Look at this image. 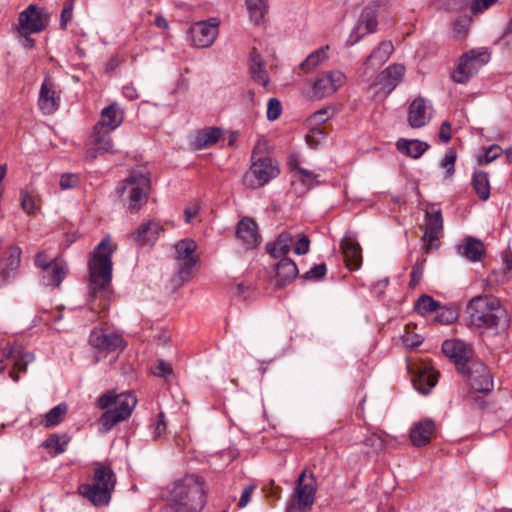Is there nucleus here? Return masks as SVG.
<instances>
[{
  "mask_svg": "<svg viewBox=\"0 0 512 512\" xmlns=\"http://www.w3.org/2000/svg\"><path fill=\"white\" fill-rule=\"evenodd\" d=\"M469 323L477 328L493 329L498 327L505 311L500 301L492 295L473 297L467 305Z\"/></svg>",
  "mask_w": 512,
  "mask_h": 512,
  "instance_id": "20e7f679",
  "label": "nucleus"
},
{
  "mask_svg": "<svg viewBox=\"0 0 512 512\" xmlns=\"http://www.w3.org/2000/svg\"><path fill=\"white\" fill-rule=\"evenodd\" d=\"M255 489H256V484H253V483L247 485L243 489L241 497H240V500L238 502V507L240 509H242V508H244V507H246L248 505V503L251 500L252 493L254 492Z\"/></svg>",
  "mask_w": 512,
  "mask_h": 512,
  "instance_id": "69168bd1",
  "label": "nucleus"
},
{
  "mask_svg": "<svg viewBox=\"0 0 512 512\" xmlns=\"http://www.w3.org/2000/svg\"><path fill=\"white\" fill-rule=\"evenodd\" d=\"M326 265L324 263L317 264L308 270L302 277L307 280H319L326 274Z\"/></svg>",
  "mask_w": 512,
  "mask_h": 512,
  "instance_id": "13d9d810",
  "label": "nucleus"
},
{
  "mask_svg": "<svg viewBox=\"0 0 512 512\" xmlns=\"http://www.w3.org/2000/svg\"><path fill=\"white\" fill-rule=\"evenodd\" d=\"M111 132L107 128H98L97 125H94L90 136L89 148L86 151L88 159L94 160L99 155L115 153Z\"/></svg>",
  "mask_w": 512,
  "mask_h": 512,
  "instance_id": "dca6fc26",
  "label": "nucleus"
},
{
  "mask_svg": "<svg viewBox=\"0 0 512 512\" xmlns=\"http://www.w3.org/2000/svg\"><path fill=\"white\" fill-rule=\"evenodd\" d=\"M173 372L172 366L170 363L160 359L157 361V365L153 370L154 375L162 378H166L171 375Z\"/></svg>",
  "mask_w": 512,
  "mask_h": 512,
  "instance_id": "680f3d73",
  "label": "nucleus"
},
{
  "mask_svg": "<svg viewBox=\"0 0 512 512\" xmlns=\"http://www.w3.org/2000/svg\"><path fill=\"white\" fill-rule=\"evenodd\" d=\"M405 73V67L401 64H393L387 67L380 74V90L385 94H390L395 87L402 81Z\"/></svg>",
  "mask_w": 512,
  "mask_h": 512,
  "instance_id": "a878e982",
  "label": "nucleus"
},
{
  "mask_svg": "<svg viewBox=\"0 0 512 512\" xmlns=\"http://www.w3.org/2000/svg\"><path fill=\"white\" fill-rule=\"evenodd\" d=\"M316 479L304 470L298 476L294 493L286 507V512H307L315 501Z\"/></svg>",
  "mask_w": 512,
  "mask_h": 512,
  "instance_id": "0eeeda50",
  "label": "nucleus"
},
{
  "mask_svg": "<svg viewBox=\"0 0 512 512\" xmlns=\"http://www.w3.org/2000/svg\"><path fill=\"white\" fill-rule=\"evenodd\" d=\"M415 308L420 314L427 315L429 313L438 311L440 308V303L428 295H422L417 300Z\"/></svg>",
  "mask_w": 512,
  "mask_h": 512,
  "instance_id": "a18cd8bd",
  "label": "nucleus"
},
{
  "mask_svg": "<svg viewBox=\"0 0 512 512\" xmlns=\"http://www.w3.org/2000/svg\"><path fill=\"white\" fill-rule=\"evenodd\" d=\"M168 489L169 502L189 511L200 512L207 503L209 486L198 474H186Z\"/></svg>",
  "mask_w": 512,
  "mask_h": 512,
  "instance_id": "f257e3e1",
  "label": "nucleus"
},
{
  "mask_svg": "<svg viewBox=\"0 0 512 512\" xmlns=\"http://www.w3.org/2000/svg\"><path fill=\"white\" fill-rule=\"evenodd\" d=\"M219 25L220 20L215 17L194 23L190 28L193 46L197 48L210 47L219 33Z\"/></svg>",
  "mask_w": 512,
  "mask_h": 512,
  "instance_id": "ddd939ff",
  "label": "nucleus"
},
{
  "mask_svg": "<svg viewBox=\"0 0 512 512\" xmlns=\"http://www.w3.org/2000/svg\"><path fill=\"white\" fill-rule=\"evenodd\" d=\"M435 431V424L432 420L426 419L414 423L410 429V440L416 447L427 445Z\"/></svg>",
  "mask_w": 512,
  "mask_h": 512,
  "instance_id": "bb28decb",
  "label": "nucleus"
},
{
  "mask_svg": "<svg viewBox=\"0 0 512 512\" xmlns=\"http://www.w3.org/2000/svg\"><path fill=\"white\" fill-rule=\"evenodd\" d=\"M67 413V406L65 403L58 404L45 414L44 426L53 427L58 425Z\"/></svg>",
  "mask_w": 512,
  "mask_h": 512,
  "instance_id": "c03bdc74",
  "label": "nucleus"
},
{
  "mask_svg": "<svg viewBox=\"0 0 512 512\" xmlns=\"http://www.w3.org/2000/svg\"><path fill=\"white\" fill-rule=\"evenodd\" d=\"M293 241L294 236L292 233L283 231L274 242L266 244V250L273 258L282 259L290 252Z\"/></svg>",
  "mask_w": 512,
  "mask_h": 512,
  "instance_id": "7c9ffc66",
  "label": "nucleus"
},
{
  "mask_svg": "<svg viewBox=\"0 0 512 512\" xmlns=\"http://www.w3.org/2000/svg\"><path fill=\"white\" fill-rule=\"evenodd\" d=\"M59 258L50 257L45 251H40L36 254L34 258V264L37 268L44 271L47 267L50 266L53 262H56Z\"/></svg>",
  "mask_w": 512,
  "mask_h": 512,
  "instance_id": "5fc2aeb1",
  "label": "nucleus"
},
{
  "mask_svg": "<svg viewBox=\"0 0 512 512\" xmlns=\"http://www.w3.org/2000/svg\"><path fill=\"white\" fill-rule=\"evenodd\" d=\"M75 0H66L63 4V9L60 15V28L66 29L68 23L73 18V9H74Z\"/></svg>",
  "mask_w": 512,
  "mask_h": 512,
  "instance_id": "de8ad7c7",
  "label": "nucleus"
},
{
  "mask_svg": "<svg viewBox=\"0 0 512 512\" xmlns=\"http://www.w3.org/2000/svg\"><path fill=\"white\" fill-rule=\"evenodd\" d=\"M250 72L252 78L266 87L269 83L268 74L260 55L254 50L250 55Z\"/></svg>",
  "mask_w": 512,
  "mask_h": 512,
  "instance_id": "58836bf2",
  "label": "nucleus"
},
{
  "mask_svg": "<svg viewBox=\"0 0 512 512\" xmlns=\"http://www.w3.org/2000/svg\"><path fill=\"white\" fill-rule=\"evenodd\" d=\"M293 177L299 179L305 186L311 187L316 183L318 175L302 168L297 174H294Z\"/></svg>",
  "mask_w": 512,
  "mask_h": 512,
  "instance_id": "6e6d98bb",
  "label": "nucleus"
},
{
  "mask_svg": "<svg viewBox=\"0 0 512 512\" xmlns=\"http://www.w3.org/2000/svg\"><path fill=\"white\" fill-rule=\"evenodd\" d=\"M491 54L487 48L472 49L464 53L451 74L455 83L465 84L490 61Z\"/></svg>",
  "mask_w": 512,
  "mask_h": 512,
  "instance_id": "6e6552de",
  "label": "nucleus"
},
{
  "mask_svg": "<svg viewBox=\"0 0 512 512\" xmlns=\"http://www.w3.org/2000/svg\"><path fill=\"white\" fill-rule=\"evenodd\" d=\"M363 443L365 446L370 447L374 452H380L385 448V442L383 438L376 433H371L368 435L364 439Z\"/></svg>",
  "mask_w": 512,
  "mask_h": 512,
  "instance_id": "8fccbe9b",
  "label": "nucleus"
},
{
  "mask_svg": "<svg viewBox=\"0 0 512 512\" xmlns=\"http://www.w3.org/2000/svg\"><path fill=\"white\" fill-rule=\"evenodd\" d=\"M472 185L480 199L485 201L490 197L488 173L483 171L475 172L472 177Z\"/></svg>",
  "mask_w": 512,
  "mask_h": 512,
  "instance_id": "ea45409f",
  "label": "nucleus"
},
{
  "mask_svg": "<svg viewBox=\"0 0 512 512\" xmlns=\"http://www.w3.org/2000/svg\"><path fill=\"white\" fill-rule=\"evenodd\" d=\"M113 246L105 237L93 250L88 262L90 291L89 298H96L109 287L112 280Z\"/></svg>",
  "mask_w": 512,
  "mask_h": 512,
  "instance_id": "f03ea898",
  "label": "nucleus"
},
{
  "mask_svg": "<svg viewBox=\"0 0 512 512\" xmlns=\"http://www.w3.org/2000/svg\"><path fill=\"white\" fill-rule=\"evenodd\" d=\"M512 273V256L505 255L503 257V268L501 271H493L488 280L492 284H501L507 282Z\"/></svg>",
  "mask_w": 512,
  "mask_h": 512,
  "instance_id": "a19ab883",
  "label": "nucleus"
},
{
  "mask_svg": "<svg viewBox=\"0 0 512 512\" xmlns=\"http://www.w3.org/2000/svg\"><path fill=\"white\" fill-rule=\"evenodd\" d=\"M466 377L474 392L488 394L494 388L491 372L482 362L473 359L459 372Z\"/></svg>",
  "mask_w": 512,
  "mask_h": 512,
  "instance_id": "9b49d317",
  "label": "nucleus"
},
{
  "mask_svg": "<svg viewBox=\"0 0 512 512\" xmlns=\"http://www.w3.org/2000/svg\"><path fill=\"white\" fill-rule=\"evenodd\" d=\"M377 24V9L370 6L365 7L361 12L356 26L347 39V44L353 46L365 35L375 32Z\"/></svg>",
  "mask_w": 512,
  "mask_h": 512,
  "instance_id": "f3484780",
  "label": "nucleus"
},
{
  "mask_svg": "<svg viewBox=\"0 0 512 512\" xmlns=\"http://www.w3.org/2000/svg\"><path fill=\"white\" fill-rule=\"evenodd\" d=\"M396 147L402 154L418 159L428 150L429 145L417 139L407 140L401 138L397 141Z\"/></svg>",
  "mask_w": 512,
  "mask_h": 512,
  "instance_id": "c9c22d12",
  "label": "nucleus"
},
{
  "mask_svg": "<svg viewBox=\"0 0 512 512\" xmlns=\"http://www.w3.org/2000/svg\"><path fill=\"white\" fill-rule=\"evenodd\" d=\"M89 343L94 348L105 352L123 350L125 347V341L121 335L102 328L92 330Z\"/></svg>",
  "mask_w": 512,
  "mask_h": 512,
  "instance_id": "a211bd4d",
  "label": "nucleus"
},
{
  "mask_svg": "<svg viewBox=\"0 0 512 512\" xmlns=\"http://www.w3.org/2000/svg\"><path fill=\"white\" fill-rule=\"evenodd\" d=\"M14 355V348L6 346L3 348L0 354V373H2L7 367V361H11V357Z\"/></svg>",
  "mask_w": 512,
  "mask_h": 512,
  "instance_id": "774afa93",
  "label": "nucleus"
},
{
  "mask_svg": "<svg viewBox=\"0 0 512 512\" xmlns=\"http://www.w3.org/2000/svg\"><path fill=\"white\" fill-rule=\"evenodd\" d=\"M310 240L308 236L301 235L295 243L294 252L297 255H305L309 252Z\"/></svg>",
  "mask_w": 512,
  "mask_h": 512,
  "instance_id": "e2e57ef3",
  "label": "nucleus"
},
{
  "mask_svg": "<svg viewBox=\"0 0 512 512\" xmlns=\"http://www.w3.org/2000/svg\"><path fill=\"white\" fill-rule=\"evenodd\" d=\"M329 47H322L311 54L301 63V68L305 71H312L319 64H321L324 60L327 59V51Z\"/></svg>",
  "mask_w": 512,
  "mask_h": 512,
  "instance_id": "37998d69",
  "label": "nucleus"
},
{
  "mask_svg": "<svg viewBox=\"0 0 512 512\" xmlns=\"http://www.w3.org/2000/svg\"><path fill=\"white\" fill-rule=\"evenodd\" d=\"M435 320L441 324H450L456 319V313L452 309L439 308Z\"/></svg>",
  "mask_w": 512,
  "mask_h": 512,
  "instance_id": "4d7b16f0",
  "label": "nucleus"
},
{
  "mask_svg": "<svg viewBox=\"0 0 512 512\" xmlns=\"http://www.w3.org/2000/svg\"><path fill=\"white\" fill-rule=\"evenodd\" d=\"M459 252L462 256L471 262L480 261L485 254L483 243L475 238L469 237L465 239L460 246Z\"/></svg>",
  "mask_w": 512,
  "mask_h": 512,
  "instance_id": "e433bc0d",
  "label": "nucleus"
},
{
  "mask_svg": "<svg viewBox=\"0 0 512 512\" xmlns=\"http://www.w3.org/2000/svg\"><path fill=\"white\" fill-rule=\"evenodd\" d=\"M49 23V15L44 8L30 4L19 14V32L22 35L39 33Z\"/></svg>",
  "mask_w": 512,
  "mask_h": 512,
  "instance_id": "f8f14e48",
  "label": "nucleus"
},
{
  "mask_svg": "<svg viewBox=\"0 0 512 512\" xmlns=\"http://www.w3.org/2000/svg\"><path fill=\"white\" fill-rule=\"evenodd\" d=\"M34 360V355L30 352H24L20 348L14 349V355L11 357L13 362V370L9 372L10 378L14 382L19 381V376L16 372H25L28 364Z\"/></svg>",
  "mask_w": 512,
  "mask_h": 512,
  "instance_id": "4c0bfd02",
  "label": "nucleus"
},
{
  "mask_svg": "<svg viewBox=\"0 0 512 512\" xmlns=\"http://www.w3.org/2000/svg\"><path fill=\"white\" fill-rule=\"evenodd\" d=\"M443 233V219L440 210H427L425 215V232L422 238L426 253L439 246V237Z\"/></svg>",
  "mask_w": 512,
  "mask_h": 512,
  "instance_id": "4468645a",
  "label": "nucleus"
},
{
  "mask_svg": "<svg viewBox=\"0 0 512 512\" xmlns=\"http://www.w3.org/2000/svg\"><path fill=\"white\" fill-rule=\"evenodd\" d=\"M166 431V422L163 412L157 415L156 421L151 425V432L154 439L160 438Z\"/></svg>",
  "mask_w": 512,
  "mask_h": 512,
  "instance_id": "864d4df0",
  "label": "nucleus"
},
{
  "mask_svg": "<svg viewBox=\"0 0 512 512\" xmlns=\"http://www.w3.org/2000/svg\"><path fill=\"white\" fill-rule=\"evenodd\" d=\"M38 106L45 115H51L60 106V95L50 78H45L39 92Z\"/></svg>",
  "mask_w": 512,
  "mask_h": 512,
  "instance_id": "412c9836",
  "label": "nucleus"
},
{
  "mask_svg": "<svg viewBox=\"0 0 512 512\" xmlns=\"http://www.w3.org/2000/svg\"><path fill=\"white\" fill-rule=\"evenodd\" d=\"M438 381L437 372L432 367H424L419 370L416 378L413 379L414 387L426 395Z\"/></svg>",
  "mask_w": 512,
  "mask_h": 512,
  "instance_id": "f704fd0d",
  "label": "nucleus"
},
{
  "mask_svg": "<svg viewBox=\"0 0 512 512\" xmlns=\"http://www.w3.org/2000/svg\"><path fill=\"white\" fill-rule=\"evenodd\" d=\"M403 343L406 347L415 348L423 342V337L418 334L406 333L402 337Z\"/></svg>",
  "mask_w": 512,
  "mask_h": 512,
  "instance_id": "338daca9",
  "label": "nucleus"
},
{
  "mask_svg": "<svg viewBox=\"0 0 512 512\" xmlns=\"http://www.w3.org/2000/svg\"><path fill=\"white\" fill-rule=\"evenodd\" d=\"M345 75L339 70L322 74L314 83L313 91L318 98H325L335 93L345 82Z\"/></svg>",
  "mask_w": 512,
  "mask_h": 512,
  "instance_id": "6ab92c4d",
  "label": "nucleus"
},
{
  "mask_svg": "<svg viewBox=\"0 0 512 512\" xmlns=\"http://www.w3.org/2000/svg\"><path fill=\"white\" fill-rule=\"evenodd\" d=\"M21 255L22 249L16 244L10 245L7 248L0 259V285L6 284L15 276L21 264Z\"/></svg>",
  "mask_w": 512,
  "mask_h": 512,
  "instance_id": "aec40b11",
  "label": "nucleus"
},
{
  "mask_svg": "<svg viewBox=\"0 0 512 512\" xmlns=\"http://www.w3.org/2000/svg\"><path fill=\"white\" fill-rule=\"evenodd\" d=\"M222 136V130L218 127H206L196 132L192 146L197 150L206 149L216 144Z\"/></svg>",
  "mask_w": 512,
  "mask_h": 512,
  "instance_id": "2f4dec72",
  "label": "nucleus"
},
{
  "mask_svg": "<svg viewBox=\"0 0 512 512\" xmlns=\"http://www.w3.org/2000/svg\"><path fill=\"white\" fill-rule=\"evenodd\" d=\"M422 275H423V264L419 261H417L413 267H412V271H411V279H410V287H415L419 284L421 278H422Z\"/></svg>",
  "mask_w": 512,
  "mask_h": 512,
  "instance_id": "0e129e2a",
  "label": "nucleus"
},
{
  "mask_svg": "<svg viewBox=\"0 0 512 512\" xmlns=\"http://www.w3.org/2000/svg\"><path fill=\"white\" fill-rule=\"evenodd\" d=\"M80 182L79 176L73 173L63 174L60 178V187L63 190L76 187Z\"/></svg>",
  "mask_w": 512,
  "mask_h": 512,
  "instance_id": "052dcab7",
  "label": "nucleus"
},
{
  "mask_svg": "<svg viewBox=\"0 0 512 512\" xmlns=\"http://www.w3.org/2000/svg\"><path fill=\"white\" fill-rule=\"evenodd\" d=\"M394 51V46L391 41H382L377 48H375L365 61L366 69L371 66L378 68L382 66Z\"/></svg>",
  "mask_w": 512,
  "mask_h": 512,
  "instance_id": "72a5a7b5",
  "label": "nucleus"
},
{
  "mask_svg": "<svg viewBox=\"0 0 512 512\" xmlns=\"http://www.w3.org/2000/svg\"><path fill=\"white\" fill-rule=\"evenodd\" d=\"M124 120V112L117 103H111L104 107L99 121L95 124L98 128H107L110 131L117 129Z\"/></svg>",
  "mask_w": 512,
  "mask_h": 512,
  "instance_id": "393cba45",
  "label": "nucleus"
},
{
  "mask_svg": "<svg viewBox=\"0 0 512 512\" xmlns=\"http://www.w3.org/2000/svg\"><path fill=\"white\" fill-rule=\"evenodd\" d=\"M149 190V177L143 173H133L119 182L116 194L127 201L129 211L135 213L147 202Z\"/></svg>",
  "mask_w": 512,
  "mask_h": 512,
  "instance_id": "423d86ee",
  "label": "nucleus"
},
{
  "mask_svg": "<svg viewBox=\"0 0 512 512\" xmlns=\"http://www.w3.org/2000/svg\"><path fill=\"white\" fill-rule=\"evenodd\" d=\"M280 173L277 162L270 157H261L253 160L250 169L243 176V183L251 189L259 188Z\"/></svg>",
  "mask_w": 512,
  "mask_h": 512,
  "instance_id": "9d476101",
  "label": "nucleus"
},
{
  "mask_svg": "<svg viewBox=\"0 0 512 512\" xmlns=\"http://www.w3.org/2000/svg\"><path fill=\"white\" fill-rule=\"evenodd\" d=\"M20 205L27 214H32L36 209L35 197L27 190L21 189L19 193Z\"/></svg>",
  "mask_w": 512,
  "mask_h": 512,
  "instance_id": "49530a36",
  "label": "nucleus"
},
{
  "mask_svg": "<svg viewBox=\"0 0 512 512\" xmlns=\"http://www.w3.org/2000/svg\"><path fill=\"white\" fill-rule=\"evenodd\" d=\"M275 284L278 287H284L298 275V267L296 263L288 258H280L279 262L275 265Z\"/></svg>",
  "mask_w": 512,
  "mask_h": 512,
  "instance_id": "c85d7f7f",
  "label": "nucleus"
},
{
  "mask_svg": "<svg viewBox=\"0 0 512 512\" xmlns=\"http://www.w3.org/2000/svg\"><path fill=\"white\" fill-rule=\"evenodd\" d=\"M282 111L281 103L277 98H271L267 104L266 115L268 120L274 121L278 119Z\"/></svg>",
  "mask_w": 512,
  "mask_h": 512,
  "instance_id": "603ef678",
  "label": "nucleus"
},
{
  "mask_svg": "<svg viewBox=\"0 0 512 512\" xmlns=\"http://www.w3.org/2000/svg\"><path fill=\"white\" fill-rule=\"evenodd\" d=\"M162 230V226L158 222L149 220L138 227L133 238L138 244L146 245L154 242Z\"/></svg>",
  "mask_w": 512,
  "mask_h": 512,
  "instance_id": "473e14b6",
  "label": "nucleus"
},
{
  "mask_svg": "<svg viewBox=\"0 0 512 512\" xmlns=\"http://www.w3.org/2000/svg\"><path fill=\"white\" fill-rule=\"evenodd\" d=\"M68 273V265L62 260L58 259L56 262L50 264L44 271H42L43 283L51 288L59 287Z\"/></svg>",
  "mask_w": 512,
  "mask_h": 512,
  "instance_id": "cd10ccee",
  "label": "nucleus"
},
{
  "mask_svg": "<svg viewBox=\"0 0 512 512\" xmlns=\"http://www.w3.org/2000/svg\"><path fill=\"white\" fill-rule=\"evenodd\" d=\"M246 6L249 11L250 19L255 24H260L267 12L265 0H246Z\"/></svg>",
  "mask_w": 512,
  "mask_h": 512,
  "instance_id": "79ce46f5",
  "label": "nucleus"
},
{
  "mask_svg": "<svg viewBox=\"0 0 512 512\" xmlns=\"http://www.w3.org/2000/svg\"><path fill=\"white\" fill-rule=\"evenodd\" d=\"M456 153L453 149L446 151L441 166L446 169V175L451 177L455 172Z\"/></svg>",
  "mask_w": 512,
  "mask_h": 512,
  "instance_id": "3c124183",
  "label": "nucleus"
},
{
  "mask_svg": "<svg viewBox=\"0 0 512 512\" xmlns=\"http://www.w3.org/2000/svg\"><path fill=\"white\" fill-rule=\"evenodd\" d=\"M236 236L246 248H255L260 243L257 223L249 217L239 221Z\"/></svg>",
  "mask_w": 512,
  "mask_h": 512,
  "instance_id": "b1692460",
  "label": "nucleus"
},
{
  "mask_svg": "<svg viewBox=\"0 0 512 512\" xmlns=\"http://www.w3.org/2000/svg\"><path fill=\"white\" fill-rule=\"evenodd\" d=\"M346 266L351 270L360 268L362 264V249L357 239L346 235L340 244Z\"/></svg>",
  "mask_w": 512,
  "mask_h": 512,
  "instance_id": "4be33fe9",
  "label": "nucleus"
},
{
  "mask_svg": "<svg viewBox=\"0 0 512 512\" xmlns=\"http://www.w3.org/2000/svg\"><path fill=\"white\" fill-rule=\"evenodd\" d=\"M65 444L66 443L60 442V439L58 436L53 435V436L47 438L43 442L42 445H43V447H45L47 449H52L56 454H61L65 451Z\"/></svg>",
  "mask_w": 512,
  "mask_h": 512,
  "instance_id": "bf43d9fd",
  "label": "nucleus"
},
{
  "mask_svg": "<svg viewBox=\"0 0 512 512\" xmlns=\"http://www.w3.org/2000/svg\"><path fill=\"white\" fill-rule=\"evenodd\" d=\"M174 248L175 258L183 261L171 279L173 287L179 288L191 278L193 268L198 262L197 256L194 255L197 245L192 239L186 238L178 241Z\"/></svg>",
  "mask_w": 512,
  "mask_h": 512,
  "instance_id": "1a4fd4ad",
  "label": "nucleus"
},
{
  "mask_svg": "<svg viewBox=\"0 0 512 512\" xmlns=\"http://www.w3.org/2000/svg\"><path fill=\"white\" fill-rule=\"evenodd\" d=\"M498 0H474L471 5L472 14L476 15L493 6ZM439 7L445 10H459L468 0H436Z\"/></svg>",
  "mask_w": 512,
  "mask_h": 512,
  "instance_id": "c756f323",
  "label": "nucleus"
},
{
  "mask_svg": "<svg viewBox=\"0 0 512 512\" xmlns=\"http://www.w3.org/2000/svg\"><path fill=\"white\" fill-rule=\"evenodd\" d=\"M502 152L503 149L499 145L493 144L485 150L484 155L479 157L478 163L480 165H486L498 158Z\"/></svg>",
  "mask_w": 512,
  "mask_h": 512,
  "instance_id": "09e8293b",
  "label": "nucleus"
},
{
  "mask_svg": "<svg viewBox=\"0 0 512 512\" xmlns=\"http://www.w3.org/2000/svg\"><path fill=\"white\" fill-rule=\"evenodd\" d=\"M431 118L430 107L424 98L414 99L408 108V123L412 128L425 126Z\"/></svg>",
  "mask_w": 512,
  "mask_h": 512,
  "instance_id": "5701e85b",
  "label": "nucleus"
},
{
  "mask_svg": "<svg viewBox=\"0 0 512 512\" xmlns=\"http://www.w3.org/2000/svg\"><path fill=\"white\" fill-rule=\"evenodd\" d=\"M442 351L455 364L458 372L474 359L471 346L461 340H445L442 344Z\"/></svg>",
  "mask_w": 512,
  "mask_h": 512,
  "instance_id": "2eb2a0df",
  "label": "nucleus"
},
{
  "mask_svg": "<svg viewBox=\"0 0 512 512\" xmlns=\"http://www.w3.org/2000/svg\"><path fill=\"white\" fill-rule=\"evenodd\" d=\"M137 405V398L131 392L116 394L108 390L97 400V406L106 411L99 418L103 432H109L116 424L127 420Z\"/></svg>",
  "mask_w": 512,
  "mask_h": 512,
  "instance_id": "7ed1b4c3",
  "label": "nucleus"
},
{
  "mask_svg": "<svg viewBox=\"0 0 512 512\" xmlns=\"http://www.w3.org/2000/svg\"><path fill=\"white\" fill-rule=\"evenodd\" d=\"M115 484L116 476L113 470L108 466L99 465L94 470L92 483L79 485L78 493L94 506H105L111 500Z\"/></svg>",
  "mask_w": 512,
  "mask_h": 512,
  "instance_id": "39448f33",
  "label": "nucleus"
}]
</instances>
